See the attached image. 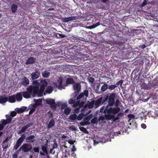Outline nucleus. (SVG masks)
<instances>
[{"instance_id":"f257e3e1","label":"nucleus","mask_w":158,"mask_h":158,"mask_svg":"<svg viewBox=\"0 0 158 158\" xmlns=\"http://www.w3.org/2000/svg\"><path fill=\"white\" fill-rule=\"evenodd\" d=\"M48 85L47 82L44 80H41L40 84L37 80L34 81L33 82V85L27 88V91L17 93L15 96L16 99L18 101H21L23 98L22 95L27 99L30 98L31 96L33 97L37 96L42 97Z\"/></svg>"},{"instance_id":"f03ea898","label":"nucleus","mask_w":158,"mask_h":158,"mask_svg":"<svg viewBox=\"0 0 158 158\" xmlns=\"http://www.w3.org/2000/svg\"><path fill=\"white\" fill-rule=\"evenodd\" d=\"M120 110L119 107L115 108L110 107L108 108V106H106L103 111V113L105 114L106 120L107 121L112 120L113 122H115L119 120L120 117L123 116V113H120L118 114L116 117H115L114 115L118 113L120 111Z\"/></svg>"},{"instance_id":"7ed1b4c3","label":"nucleus","mask_w":158,"mask_h":158,"mask_svg":"<svg viewBox=\"0 0 158 158\" xmlns=\"http://www.w3.org/2000/svg\"><path fill=\"white\" fill-rule=\"evenodd\" d=\"M116 96V94L114 93H110L108 94V104L106 106H108V108H109V106L110 107L112 106L114 104L115 98Z\"/></svg>"},{"instance_id":"20e7f679","label":"nucleus","mask_w":158,"mask_h":158,"mask_svg":"<svg viewBox=\"0 0 158 158\" xmlns=\"http://www.w3.org/2000/svg\"><path fill=\"white\" fill-rule=\"evenodd\" d=\"M32 148L31 144L28 143H25L23 144L19 149L18 151H22L23 152H26L31 151Z\"/></svg>"},{"instance_id":"39448f33","label":"nucleus","mask_w":158,"mask_h":158,"mask_svg":"<svg viewBox=\"0 0 158 158\" xmlns=\"http://www.w3.org/2000/svg\"><path fill=\"white\" fill-rule=\"evenodd\" d=\"M125 42L124 39H119L115 42V44L117 45L118 48L121 50L124 49V44Z\"/></svg>"},{"instance_id":"423d86ee","label":"nucleus","mask_w":158,"mask_h":158,"mask_svg":"<svg viewBox=\"0 0 158 158\" xmlns=\"http://www.w3.org/2000/svg\"><path fill=\"white\" fill-rule=\"evenodd\" d=\"M40 72L39 70H36L35 72H33L31 74V79L34 80L38 78L40 76Z\"/></svg>"},{"instance_id":"0eeeda50","label":"nucleus","mask_w":158,"mask_h":158,"mask_svg":"<svg viewBox=\"0 0 158 158\" xmlns=\"http://www.w3.org/2000/svg\"><path fill=\"white\" fill-rule=\"evenodd\" d=\"M35 136L33 135H30L25 138L26 141L29 144L33 143L35 140Z\"/></svg>"},{"instance_id":"6e6552de","label":"nucleus","mask_w":158,"mask_h":158,"mask_svg":"<svg viewBox=\"0 0 158 158\" xmlns=\"http://www.w3.org/2000/svg\"><path fill=\"white\" fill-rule=\"evenodd\" d=\"M32 124V123H30L28 124H27V125L23 127H22L21 129L18 132V134H21L24 132L28 128L31 126Z\"/></svg>"},{"instance_id":"1a4fd4ad","label":"nucleus","mask_w":158,"mask_h":158,"mask_svg":"<svg viewBox=\"0 0 158 158\" xmlns=\"http://www.w3.org/2000/svg\"><path fill=\"white\" fill-rule=\"evenodd\" d=\"M29 83V81L26 77H24L21 80V85L24 86L28 85Z\"/></svg>"},{"instance_id":"9d476101","label":"nucleus","mask_w":158,"mask_h":158,"mask_svg":"<svg viewBox=\"0 0 158 158\" xmlns=\"http://www.w3.org/2000/svg\"><path fill=\"white\" fill-rule=\"evenodd\" d=\"M94 100H93L91 102L88 101L87 103L85 105L84 107H88L89 109H91L94 107Z\"/></svg>"},{"instance_id":"9b49d317","label":"nucleus","mask_w":158,"mask_h":158,"mask_svg":"<svg viewBox=\"0 0 158 158\" xmlns=\"http://www.w3.org/2000/svg\"><path fill=\"white\" fill-rule=\"evenodd\" d=\"M102 99H103L102 97H100L97 100H94V104L96 108H97L102 104Z\"/></svg>"},{"instance_id":"f8f14e48","label":"nucleus","mask_w":158,"mask_h":158,"mask_svg":"<svg viewBox=\"0 0 158 158\" xmlns=\"http://www.w3.org/2000/svg\"><path fill=\"white\" fill-rule=\"evenodd\" d=\"M47 146L46 145H45L44 146H42V150L43 152H40V154L42 156H44L45 154L46 155H48V152L47 150Z\"/></svg>"},{"instance_id":"ddd939ff","label":"nucleus","mask_w":158,"mask_h":158,"mask_svg":"<svg viewBox=\"0 0 158 158\" xmlns=\"http://www.w3.org/2000/svg\"><path fill=\"white\" fill-rule=\"evenodd\" d=\"M36 60L35 58L33 57H31L29 58L27 60L26 64L27 65L33 64Z\"/></svg>"},{"instance_id":"4468645a","label":"nucleus","mask_w":158,"mask_h":158,"mask_svg":"<svg viewBox=\"0 0 158 158\" xmlns=\"http://www.w3.org/2000/svg\"><path fill=\"white\" fill-rule=\"evenodd\" d=\"M73 88L75 91H80L81 89V85L79 83H74L73 84Z\"/></svg>"},{"instance_id":"2eb2a0df","label":"nucleus","mask_w":158,"mask_h":158,"mask_svg":"<svg viewBox=\"0 0 158 158\" xmlns=\"http://www.w3.org/2000/svg\"><path fill=\"white\" fill-rule=\"evenodd\" d=\"M55 125V121L54 119L51 120L47 126L48 129H50L53 127Z\"/></svg>"},{"instance_id":"dca6fc26","label":"nucleus","mask_w":158,"mask_h":158,"mask_svg":"<svg viewBox=\"0 0 158 158\" xmlns=\"http://www.w3.org/2000/svg\"><path fill=\"white\" fill-rule=\"evenodd\" d=\"M27 107L23 106L20 108H17L16 111L18 113H21L24 112L27 109Z\"/></svg>"},{"instance_id":"f3484780","label":"nucleus","mask_w":158,"mask_h":158,"mask_svg":"<svg viewBox=\"0 0 158 158\" xmlns=\"http://www.w3.org/2000/svg\"><path fill=\"white\" fill-rule=\"evenodd\" d=\"M8 101L10 103L15 102L16 101L15 95L9 96L8 98Z\"/></svg>"},{"instance_id":"a211bd4d","label":"nucleus","mask_w":158,"mask_h":158,"mask_svg":"<svg viewBox=\"0 0 158 158\" xmlns=\"http://www.w3.org/2000/svg\"><path fill=\"white\" fill-rule=\"evenodd\" d=\"M53 90V87L52 86H49L45 89V92L46 93L50 94Z\"/></svg>"},{"instance_id":"6ab92c4d","label":"nucleus","mask_w":158,"mask_h":158,"mask_svg":"<svg viewBox=\"0 0 158 158\" xmlns=\"http://www.w3.org/2000/svg\"><path fill=\"white\" fill-rule=\"evenodd\" d=\"M18 8V6L15 3H13L11 6V10L13 13L16 12Z\"/></svg>"},{"instance_id":"aec40b11","label":"nucleus","mask_w":158,"mask_h":158,"mask_svg":"<svg viewBox=\"0 0 158 158\" xmlns=\"http://www.w3.org/2000/svg\"><path fill=\"white\" fill-rule=\"evenodd\" d=\"M108 89V85L106 83L102 86L101 90L102 92H105L107 89Z\"/></svg>"},{"instance_id":"412c9836","label":"nucleus","mask_w":158,"mask_h":158,"mask_svg":"<svg viewBox=\"0 0 158 158\" xmlns=\"http://www.w3.org/2000/svg\"><path fill=\"white\" fill-rule=\"evenodd\" d=\"M46 102L47 103L50 105L55 103V101L53 99H47L46 100Z\"/></svg>"},{"instance_id":"4be33fe9","label":"nucleus","mask_w":158,"mask_h":158,"mask_svg":"<svg viewBox=\"0 0 158 158\" xmlns=\"http://www.w3.org/2000/svg\"><path fill=\"white\" fill-rule=\"evenodd\" d=\"M66 82L68 84H73L74 83V81L72 78H68L66 80Z\"/></svg>"},{"instance_id":"5701e85b","label":"nucleus","mask_w":158,"mask_h":158,"mask_svg":"<svg viewBox=\"0 0 158 158\" xmlns=\"http://www.w3.org/2000/svg\"><path fill=\"white\" fill-rule=\"evenodd\" d=\"M8 101V98L6 97H3L0 98V103L3 104Z\"/></svg>"},{"instance_id":"b1692460","label":"nucleus","mask_w":158,"mask_h":158,"mask_svg":"<svg viewBox=\"0 0 158 158\" xmlns=\"http://www.w3.org/2000/svg\"><path fill=\"white\" fill-rule=\"evenodd\" d=\"M77 118V115L76 114H72L70 115L69 118L70 120L74 121Z\"/></svg>"},{"instance_id":"393cba45","label":"nucleus","mask_w":158,"mask_h":158,"mask_svg":"<svg viewBox=\"0 0 158 158\" xmlns=\"http://www.w3.org/2000/svg\"><path fill=\"white\" fill-rule=\"evenodd\" d=\"M55 36L57 38H62L66 36L65 35H63L59 33H56Z\"/></svg>"},{"instance_id":"a878e982","label":"nucleus","mask_w":158,"mask_h":158,"mask_svg":"<svg viewBox=\"0 0 158 158\" xmlns=\"http://www.w3.org/2000/svg\"><path fill=\"white\" fill-rule=\"evenodd\" d=\"M50 75V73L46 71H44L42 73L43 76L45 78L48 77Z\"/></svg>"},{"instance_id":"bb28decb","label":"nucleus","mask_w":158,"mask_h":158,"mask_svg":"<svg viewBox=\"0 0 158 158\" xmlns=\"http://www.w3.org/2000/svg\"><path fill=\"white\" fill-rule=\"evenodd\" d=\"M6 120L9 124L11 122L12 118L10 116L8 115H6Z\"/></svg>"},{"instance_id":"cd10ccee","label":"nucleus","mask_w":158,"mask_h":158,"mask_svg":"<svg viewBox=\"0 0 158 158\" xmlns=\"http://www.w3.org/2000/svg\"><path fill=\"white\" fill-rule=\"evenodd\" d=\"M71 110L68 107L65 108L64 109V113L66 115L69 114Z\"/></svg>"},{"instance_id":"c85d7f7f","label":"nucleus","mask_w":158,"mask_h":158,"mask_svg":"<svg viewBox=\"0 0 158 158\" xmlns=\"http://www.w3.org/2000/svg\"><path fill=\"white\" fill-rule=\"evenodd\" d=\"M116 87L115 85H111L108 86V89L110 90L115 89Z\"/></svg>"},{"instance_id":"c756f323","label":"nucleus","mask_w":158,"mask_h":158,"mask_svg":"<svg viewBox=\"0 0 158 158\" xmlns=\"http://www.w3.org/2000/svg\"><path fill=\"white\" fill-rule=\"evenodd\" d=\"M62 21L64 22H68L71 21L70 18L69 17H64L62 19Z\"/></svg>"},{"instance_id":"7c9ffc66","label":"nucleus","mask_w":158,"mask_h":158,"mask_svg":"<svg viewBox=\"0 0 158 158\" xmlns=\"http://www.w3.org/2000/svg\"><path fill=\"white\" fill-rule=\"evenodd\" d=\"M108 95L105 96V97H104L103 99H102V104H105V102L107 100L108 101Z\"/></svg>"},{"instance_id":"2f4dec72","label":"nucleus","mask_w":158,"mask_h":158,"mask_svg":"<svg viewBox=\"0 0 158 158\" xmlns=\"http://www.w3.org/2000/svg\"><path fill=\"white\" fill-rule=\"evenodd\" d=\"M79 129L81 131H83V132H84L85 133H88V132L87 131L86 129L85 128L83 127H81L79 128Z\"/></svg>"},{"instance_id":"473e14b6","label":"nucleus","mask_w":158,"mask_h":158,"mask_svg":"<svg viewBox=\"0 0 158 158\" xmlns=\"http://www.w3.org/2000/svg\"><path fill=\"white\" fill-rule=\"evenodd\" d=\"M123 83V80H121L117 82L115 84L116 87H118L119 85H120V86H121Z\"/></svg>"},{"instance_id":"72a5a7b5","label":"nucleus","mask_w":158,"mask_h":158,"mask_svg":"<svg viewBox=\"0 0 158 158\" xmlns=\"http://www.w3.org/2000/svg\"><path fill=\"white\" fill-rule=\"evenodd\" d=\"M84 117V114H80L77 117V119L78 120H81Z\"/></svg>"},{"instance_id":"f704fd0d","label":"nucleus","mask_w":158,"mask_h":158,"mask_svg":"<svg viewBox=\"0 0 158 158\" xmlns=\"http://www.w3.org/2000/svg\"><path fill=\"white\" fill-rule=\"evenodd\" d=\"M98 122L97 118H92L91 120V122L93 124H95Z\"/></svg>"},{"instance_id":"c9c22d12","label":"nucleus","mask_w":158,"mask_h":158,"mask_svg":"<svg viewBox=\"0 0 158 158\" xmlns=\"http://www.w3.org/2000/svg\"><path fill=\"white\" fill-rule=\"evenodd\" d=\"M68 102L69 104H73V103H74V102H75V98H71L69 100Z\"/></svg>"},{"instance_id":"e433bc0d","label":"nucleus","mask_w":158,"mask_h":158,"mask_svg":"<svg viewBox=\"0 0 158 158\" xmlns=\"http://www.w3.org/2000/svg\"><path fill=\"white\" fill-rule=\"evenodd\" d=\"M84 96H85L86 98L88 97L89 96V91L87 90H85L83 93Z\"/></svg>"},{"instance_id":"4c0bfd02","label":"nucleus","mask_w":158,"mask_h":158,"mask_svg":"<svg viewBox=\"0 0 158 158\" xmlns=\"http://www.w3.org/2000/svg\"><path fill=\"white\" fill-rule=\"evenodd\" d=\"M35 107V105H33V108L31 109L29 111V115H31L35 111V109L34 108Z\"/></svg>"},{"instance_id":"58836bf2","label":"nucleus","mask_w":158,"mask_h":158,"mask_svg":"<svg viewBox=\"0 0 158 158\" xmlns=\"http://www.w3.org/2000/svg\"><path fill=\"white\" fill-rule=\"evenodd\" d=\"M3 143V148H4V149H7L8 147V143Z\"/></svg>"},{"instance_id":"ea45409f","label":"nucleus","mask_w":158,"mask_h":158,"mask_svg":"<svg viewBox=\"0 0 158 158\" xmlns=\"http://www.w3.org/2000/svg\"><path fill=\"white\" fill-rule=\"evenodd\" d=\"M69 129L73 131H76L77 129L74 125H72L69 127Z\"/></svg>"},{"instance_id":"a19ab883","label":"nucleus","mask_w":158,"mask_h":158,"mask_svg":"<svg viewBox=\"0 0 158 158\" xmlns=\"http://www.w3.org/2000/svg\"><path fill=\"white\" fill-rule=\"evenodd\" d=\"M23 141L24 140L23 139L19 138L17 141L16 143L21 145V144L22 143Z\"/></svg>"},{"instance_id":"79ce46f5","label":"nucleus","mask_w":158,"mask_h":158,"mask_svg":"<svg viewBox=\"0 0 158 158\" xmlns=\"http://www.w3.org/2000/svg\"><path fill=\"white\" fill-rule=\"evenodd\" d=\"M21 145L16 142V144L15 145L14 147V149L16 150Z\"/></svg>"},{"instance_id":"37998d69","label":"nucleus","mask_w":158,"mask_h":158,"mask_svg":"<svg viewBox=\"0 0 158 158\" xmlns=\"http://www.w3.org/2000/svg\"><path fill=\"white\" fill-rule=\"evenodd\" d=\"M1 122L2 123V125L3 126H5L7 124H8L6 120L3 119L2 120Z\"/></svg>"},{"instance_id":"c03bdc74","label":"nucleus","mask_w":158,"mask_h":158,"mask_svg":"<svg viewBox=\"0 0 158 158\" xmlns=\"http://www.w3.org/2000/svg\"><path fill=\"white\" fill-rule=\"evenodd\" d=\"M147 3V0H144L143 2L140 5V7H143L146 5Z\"/></svg>"},{"instance_id":"a18cd8bd","label":"nucleus","mask_w":158,"mask_h":158,"mask_svg":"<svg viewBox=\"0 0 158 158\" xmlns=\"http://www.w3.org/2000/svg\"><path fill=\"white\" fill-rule=\"evenodd\" d=\"M100 25V23L99 22H98L96 23L95 24H93L91 26V27H92L91 28H94L97 26H99Z\"/></svg>"},{"instance_id":"49530a36","label":"nucleus","mask_w":158,"mask_h":158,"mask_svg":"<svg viewBox=\"0 0 158 158\" xmlns=\"http://www.w3.org/2000/svg\"><path fill=\"white\" fill-rule=\"evenodd\" d=\"M85 102L84 101H82L80 103L79 102V107H84V106L85 105Z\"/></svg>"},{"instance_id":"de8ad7c7","label":"nucleus","mask_w":158,"mask_h":158,"mask_svg":"<svg viewBox=\"0 0 158 158\" xmlns=\"http://www.w3.org/2000/svg\"><path fill=\"white\" fill-rule=\"evenodd\" d=\"M148 114L149 115V116L151 117H155V116H154L153 114H154V112L151 111H150L148 112Z\"/></svg>"},{"instance_id":"09e8293b","label":"nucleus","mask_w":158,"mask_h":158,"mask_svg":"<svg viewBox=\"0 0 158 158\" xmlns=\"http://www.w3.org/2000/svg\"><path fill=\"white\" fill-rule=\"evenodd\" d=\"M84 96L83 93H81L77 97L76 100H78L83 97Z\"/></svg>"},{"instance_id":"8fccbe9b","label":"nucleus","mask_w":158,"mask_h":158,"mask_svg":"<svg viewBox=\"0 0 158 158\" xmlns=\"http://www.w3.org/2000/svg\"><path fill=\"white\" fill-rule=\"evenodd\" d=\"M17 114V113L15 111H12L10 114V116L12 118V117H14Z\"/></svg>"},{"instance_id":"3c124183","label":"nucleus","mask_w":158,"mask_h":158,"mask_svg":"<svg viewBox=\"0 0 158 158\" xmlns=\"http://www.w3.org/2000/svg\"><path fill=\"white\" fill-rule=\"evenodd\" d=\"M50 107L53 110H55L56 108V106L55 102V103L50 105Z\"/></svg>"},{"instance_id":"603ef678","label":"nucleus","mask_w":158,"mask_h":158,"mask_svg":"<svg viewBox=\"0 0 158 158\" xmlns=\"http://www.w3.org/2000/svg\"><path fill=\"white\" fill-rule=\"evenodd\" d=\"M33 149L35 152H39V149L38 147L33 148Z\"/></svg>"},{"instance_id":"864d4df0","label":"nucleus","mask_w":158,"mask_h":158,"mask_svg":"<svg viewBox=\"0 0 158 158\" xmlns=\"http://www.w3.org/2000/svg\"><path fill=\"white\" fill-rule=\"evenodd\" d=\"M76 142V140H72L71 139L69 140L68 141V143L71 144L73 145L74 144V143Z\"/></svg>"},{"instance_id":"5fc2aeb1","label":"nucleus","mask_w":158,"mask_h":158,"mask_svg":"<svg viewBox=\"0 0 158 158\" xmlns=\"http://www.w3.org/2000/svg\"><path fill=\"white\" fill-rule=\"evenodd\" d=\"M105 119H106V118L105 115H104V116H100L99 117V120L100 121V120L103 121Z\"/></svg>"},{"instance_id":"6e6d98bb","label":"nucleus","mask_w":158,"mask_h":158,"mask_svg":"<svg viewBox=\"0 0 158 158\" xmlns=\"http://www.w3.org/2000/svg\"><path fill=\"white\" fill-rule=\"evenodd\" d=\"M78 106H79V101L77 102H75L74 103H73V107H77Z\"/></svg>"},{"instance_id":"4d7b16f0","label":"nucleus","mask_w":158,"mask_h":158,"mask_svg":"<svg viewBox=\"0 0 158 158\" xmlns=\"http://www.w3.org/2000/svg\"><path fill=\"white\" fill-rule=\"evenodd\" d=\"M89 82H91L92 83H93L94 81V78L91 77L89 79Z\"/></svg>"},{"instance_id":"13d9d810","label":"nucleus","mask_w":158,"mask_h":158,"mask_svg":"<svg viewBox=\"0 0 158 158\" xmlns=\"http://www.w3.org/2000/svg\"><path fill=\"white\" fill-rule=\"evenodd\" d=\"M79 91H76L75 92L74 94V98H76V97L77 96V95L79 94Z\"/></svg>"},{"instance_id":"bf43d9fd","label":"nucleus","mask_w":158,"mask_h":158,"mask_svg":"<svg viewBox=\"0 0 158 158\" xmlns=\"http://www.w3.org/2000/svg\"><path fill=\"white\" fill-rule=\"evenodd\" d=\"M67 105L65 103H63L61 106V109H63L67 107Z\"/></svg>"},{"instance_id":"052dcab7","label":"nucleus","mask_w":158,"mask_h":158,"mask_svg":"<svg viewBox=\"0 0 158 158\" xmlns=\"http://www.w3.org/2000/svg\"><path fill=\"white\" fill-rule=\"evenodd\" d=\"M70 18L71 21L73 20H76L77 19V16H73L70 17Z\"/></svg>"},{"instance_id":"680f3d73","label":"nucleus","mask_w":158,"mask_h":158,"mask_svg":"<svg viewBox=\"0 0 158 158\" xmlns=\"http://www.w3.org/2000/svg\"><path fill=\"white\" fill-rule=\"evenodd\" d=\"M92 118V116L90 115L87 116L85 118V120H89Z\"/></svg>"},{"instance_id":"e2e57ef3","label":"nucleus","mask_w":158,"mask_h":158,"mask_svg":"<svg viewBox=\"0 0 158 158\" xmlns=\"http://www.w3.org/2000/svg\"><path fill=\"white\" fill-rule=\"evenodd\" d=\"M106 107V106L105 107L104 106H103L101 108L100 110V112H103V111H104V110H105Z\"/></svg>"},{"instance_id":"0e129e2a","label":"nucleus","mask_w":158,"mask_h":158,"mask_svg":"<svg viewBox=\"0 0 158 158\" xmlns=\"http://www.w3.org/2000/svg\"><path fill=\"white\" fill-rule=\"evenodd\" d=\"M146 47V45L144 44H141L139 46V48H141L142 49H144Z\"/></svg>"},{"instance_id":"69168bd1","label":"nucleus","mask_w":158,"mask_h":158,"mask_svg":"<svg viewBox=\"0 0 158 158\" xmlns=\"http://www.w3.org/2000/svg\"><path fill=\"white\" fill-rule=\"evenodd\" d=\"M141 127L143 129H145L146 128V125L144 123H142L141 124Z\"/></svg>"},{"instance_id":"338daca9","label":"nucleus","mask_w":158,"mask_h":158,"mask_svg":"<svg viewBox=\"0 0 158 158\" xmlns=\"http://www.w3.org/2000/svg\"><path fill=\"white\" fill-rule=\"evenodd\" d=\"M25 137H26V136H25V135L24 134H23L22 135L21 137H20V138H21V139H23L24 140L26 138Z\"/></svg>"},{"instance_id":"774afa93","label":"nucleus","mask_w":158,"mask_h":158,"mask_svg":"<svg viewBox=\"0 0 158 158\" xmlns=\"http://www.w3.org/2000/svg\"><path fill=\"white\" fill-rule=\"evenodd\" d=\"M119 102L118 100H116L115 103V106L116 107H118L117 106H118Z\"/></svg>"}]
</instances>
